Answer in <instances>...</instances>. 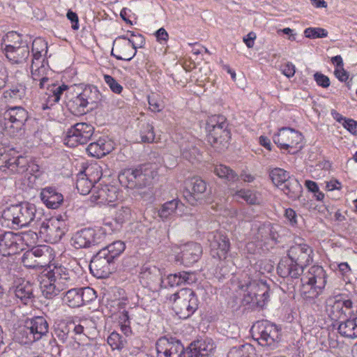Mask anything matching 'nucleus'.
<instances>
[{"instance_id":"obj_1","label":"nucleus","mask_w":357,"mask_h":357,"mask_svg":"<svg viewBox=\"0 0 357 357\" xmlns=\"http://www.w3.org/2000/svg\"><path fill=\"white\" fill-rule=\"evenodd\" d=\"M157 357H208L214 349L211 340H199L192 342L185 350L180 340L162 337L155 344Z\"/></svg>"},{"instance_id":"obj_2","label":"nucleus","mask_w":357,"mask_h":357,"mask_svg":"<svg viewBox=\"0 0 357 357\" xmlns=\"http://www.w3.org/2000/svg\"><path fill=\"white\" fill-rule=\"evenodd\" d=\"M155 165L144 164L136 169H127L119 175V181L122 186L134 190V195L149 199L153 192L151 185L158 176Z\"/></svg>"},{"instance_id":"obj_3","label":"nucleus","mask_w":357,"mask_h":357,"mask_svg":"<svg viewBox=\"0 0 357 357\" xmlns=\"http://www.w3.org/2000/svg\"><path fill=\"white\" fill-rule=\"evenodd\" d=\"M44 276L47 280H43L42 291L47 298L59 295L61 291L73 286L77 280L75 272L63 266H54Z\"/></svg>"},{"instance_id":"obj_4","label":"nucleus","mask_w":357,"mask_h":357,"mask_svg":"<svg viewBox=\"0 0 357 357\" xmlns=\"http://www.w3.org/2000/svg\"><path fill=\"white\" fill-rule=\"evenodd\" d=\"M238 287L245 292L243 303L245 305L263 307L268 301L270 288L264 281L252 280L245 273L241 275Z\"/></svg>"},{"instance_id":"obj_5","label":"nucleus","mask_w":357,"mask_h":357,"mask_svg":"<svg viewBox=\"0 0 357 357\" xmlns=\"http://www.w3.org/2000/svg\"><path fill=\"white\" fill-rule=\"evenodd\" d=\"M206 129L208 132L207 140L215 149L220 152L228 147L231 136L228 123L224 116L213 115L208 117Z\"/></svg>"},{"instance_id":"obj_6","label":"nucleus","mask_w":357,"mask_h":357,"mask_svg":"<svg viewBox=\"0 0 357 357\" xmlns=\"http://www.w3.org/2000/svg\"><path fill=\"white\" fill-rule=\"evenodd\" d=\"M40 213H37L34 204L29 202H23L20 204L12 205L2 213V217L10 221L17 227H26L40 219Z\"/></svg>"},{"instance_id":"obj_7","label":"nucleus","mask_w":357,"mask_h":357,"mask_svg":"<svg viewBox=\"0 0 357 357\" xmlns=\"http://www.w3.org/2000/svg\"><path fill=\"white\" fill-rule=\"evenodd\" d=\"M170 299L174 302L176 313L182 318H188L198 308L199 301L195 293L189 288L180 289Z\"/></svg>"},{"instance_id":"obj_8","label":"nucleus","mask_w":357,"mask_h":357,"mask_svg":"<svg viewBox=\"0 0 357 357\" xmlns=\"http://www.w3.org/2000/svg\"><path fill=\"white\" fill-rule=\"evenodd\" d=\"M254 327L257 328L258 337H256V340L259 345L267 351L274 350L278 347L280 335L275 325L267 321H261Z\"/></svg>"},{"instance_id":"obj_9","label":"nucleus","mask_w":357,"mask_h":357,"mask_svg":"<svg viewBox=\"0 0 357 357\" xmlns=\"http://www.w3.org/2000/svg\"><path fill=\"white\" fill-rule=\"evenodd\" d=\"M51 258L50 248L47 245H39L24 252L22 262L27 268H39L47 266Z\"/></svg>"},{"instance_id":"obj_10","label":"nucleus","mask_w":357,"mask_h":357,"mask_svg":"<svg viewBox=\"0 0 357 357\" xmlns=\"http://www.w3.org/2000/svg\"><path fill=\"white\" fill-rule=\"evenodd\" d=\"M105 233L92 228H84L77 231L71 238V245L75 249L89 248L105 241Z\"/></svg>"},{"instance_id":"obj_11","label":"nucleus","mask_w":357,"mask_h":357,"mask_svg":"<svg viewBox=\"0 0 357 357\" xmlns=\"http://www.w3.org/2000/svg\"><path fill=\"white\" fill-rule=\"evenodd\" d=\"M94 132V128L86 123H77L71 126L66 132L64 143L68 146L74 147L78 144H86Z\"/></svg>"},{"instance_id":"obj_12","label":"nucleus","mask_w":357,"mask_h":357,"mask_svg":"<svg viewBox=\"0 0 357 357\" xmlns=\"http://www.w3.org/2000/svg\"><path fill=\"white\" fill-rule=\"evenodd\" d=\"M66 231V223L59 218L45 219L40 225V234L43 236L47 241L52 243L60 241Z\"/></svg>"},{"instance_id":"obj_13","label":"nucleus","mask_w":357,"mask_h":357,"mask_svg":"<svg viewBox=\"0 0 357 357\" xmlns=\"http://www.w3.org/2000/svg\"><path fill=\"white\" fill-rule=\"evenodd\" d=\"M273 139L275 144L280 149L288 150L289 153H294L296 151L291 152L289 149L296 148V146L302 141V135L294 129L282 128L277 134L274 135Z\"/></svg>"},{"instance_id":"obj_14","label":"nucleus","mask_w":357,"mask_h":357,"mask_svg":"<svg viewBox=\"0 0 357 357\" xmlns=\"http://www.w3.org/2000/svg\"><path fill=\"white\" fill-rule=\"evenodd\" d=\"M89 268L97 278H107L115 269V261L99 250L91 259Z\"/></svg>"},{"instance_id":"obj_15","label":"nucleus","mask_w":357,"mask_h":357,"mask_svg":"<svg viewBox=\"0 0 357 357\" xmlns=\"http://www.w3.org/2000/svg\"><path fill=\"white\" fill-rule=\"evenodd\" d=\"M207 238L213 256L216 255L220 259H225L230 248L228 237L220 231H213L208 234Z\"/></svg>"},{"instance_id":"obj_16","label":"nucleus","mask_w":357,"mask_h":357,"mask_svg":"<svg viewBox=\"0 0 357 357\" xmlns=\"http://www.w3.org/2000/svg\"><path fill=\"white\" fill-rule=\"evenodd\" d=\"M206 189L207 185L204 180L199 177H193L188 183L185 197L189 204L195 206L203 200Z\"/></svg>"},{"instance_id":"obj_17","label":"nucleus","mask_w":357,"mask_h":357,"mask_svg":"<svg viewBox=\"0 0 357 357\" xmlns=\"http://www.w3.org/2000/svg\"><path fill=\"white\" fill-rule=\"evenodd\" d=\"M117 195L115 186L99 184L92 189L91 200L98 204H109L117 199Z\"/></svg>"},{"instance_id":"obj_18","label":"nucleus","mask_w":357,"mask_h":357,"mask_svg":"<svg viewBox=\"0 0 357 357\" xmlns=\"http://www.w3.org/2000/svg\"><path fill=\"white\" fill-rule=\"evenodd\" d=\"M312 249L306 243H296L291 246L287 252L289 259L304 267L312 261Z\"/></svg>"},{"instance_id":"obj_19","label":"nucleus","mask_w":357,"mask_h":357,"mask_svg":"<svg viewBox=\"0 0 357 357\" xmlns=\"http://www.w3.org/2000/svg\"><path fill=\"white\" fill-rule=\"evenodd\" d=\"M202 254V248L197 243L190 242L183 245L176 255V261L185 266L197 262Z\"/></svg>"},{"instance_id":"obj_20","label":"nucleus","mask_w":357,"mask_h":357,"mask_svg":"<svg viewBox=\"0 0 357 357\" xmlns=\"http://www.w3.org/2000/svg\"><path fill=\"white\" fill-rule=\"evenodd\" d=\"M257 231L254 236L257 241L264 245L273 246L278 241L279 234L275 227L269 222L255 225Z\"/></svg>"},{"instance_id":"obj_21","label":"nucleus","mask_w":357,"mask_h":357,"mask_svg":"<svg viewBox=\"0 0 357 357\" xmlns=\"http://www.w3.org/2000/svg\"><path fill=\"white\" fill-rule=\"evenodd\" d=\"M19 243V235L12 231L0 234V253L3 256L15 255L22 250Z\"/></svg>"},{"instance_id":"obj_22","label":"nucleus","mask_w":357,"mask_h":357,"mask_svg":"<svg viewBox=\"0 0 357 357\" xmlns=\"http://www.w3.org/2000/svg\"><path fill=\"white\" fill-rule=\"evenodd\" d=\"M137 50L123 36L117 38L113 44L112 56L119 60L130 61L136 54Z\"/></svg>"},{"instance_id":"obj_23","label":"nucleus","mask_w":357,"mask_h":357,"mask_svg":"<svg viewBox=\"0 0 357 357\" xmlns=\"http://www.w3.org/2000/svg\"><path fill=\"white\" fill-rule=\"evenodd\" d=\"M304 266L287 258L282 259L277 268L278 275L282 278H298L304 272Z\"/></svg>"},{"instance_id":"obj_24","label":"nucleus","mask_w":357,"mask_h":357,"mask_svg":"<svg viewBox=\"0 0 357 357\" xmlns=\"http://www.w3.org/2000/svg\"><path fill=\"white\" fill-rule=\"evenodd\" d=\"M301 282H312L319 288H324L326 284V272L322 266L314 265L303 274Z\"/></svg>"},{"instance_id":"obj_25","label":"nucleus","mask_w":357,"mask_h":357,"mask_svg":"<svg viewBox=\"0 0 357 357\" xmlns=\"http://www.w3.org/2000/svg\"><path fill=\"white\" fill-rule=\"evenodd\" d=\"M31 77L34 81L39 82L40 89H44L45 85L50 82L49 78L47 77L49 71L47 61H32L31 62Z\"/></svg>"},{"instance_id":"obj_26","label":"nucleus","mask_w":357,"mask_h":357,"mask_svg":"<svg viewBox=\"0 0 357 357\" xmlns=\"http://www.w3.org/2000/svg\"><path fill=\"white\" fill-rule=\"evenodd\" d=\"M68 89V86L66 84H48L45 97V102L42 104V109L45 110L54 105L59 101L63 93Z\"/></svg>"},{"instance_id":"obj_27","label":"nucleus","mask_w":357,"mask_h":357,"mask_svg":"<svg viewBox=\"0 0 357 357\" xmlns=\"http://www.w3.org/2000/svg\"><path fill=\"white\" fill-rule=\"evenodd\" d=\"M6 56L13 63H22L25 62L29 56L28 44H22L21 47L10 46L6 49Z\"/></svg>"},{"instance_id":"obj_28","label":"nucleus","mask_w":357,"mask_h":357,"mask_svg":"<svg viewBox=\"0 0 357 357\" xmlns=\"http://www.w3.org/2000/svg\"><path fill=\"white\" fill-rule=\"evenodd\" d=\"M40 198L48 208L54 209L59 207L63 199V195L51 187L45 188L42 190Z\"/></svg>"},{"instance_id":"obj_29","label":"nucleus","mask_w":357,"mask_h":357,"mask_svg":"<svg viewBox=\"0 0 357 357\" xmlns=\"http://www.w3.org/2000/svg\"><path fill=\"white\" fill-rule=\"evenodd\" d=\"M73 331L77 335H84L88 340L93 339L97 335L96 324L91 319H80L75 324Z\"/></svg>"},{"instance_id":"obj_30","label":"nucleus","mask_w":357,"mask_h":357,"mask_svg":"<svg viewBox=\"0 0 357 357\" xmlns=\"http://www.w3.org/2000/svg\"><path fill=\"white\" fill-rule=\"evenodd\" d=\"M112 150V146L110 142H107L105 139L100 138L95 142L91 143L87 149V152L92 156L98 158H102L108 154Z\"/></svg>"},{"instance_id":"obj_31","label":"nucleus","mask_w":357,"mask_h":357,"mask_svg":"<svg viewBox=\"0 0 357 357\" xmlns=\"http://www.w3.org/2000/svg\"><path fill=\"white\" fill-rule=\"evenodd\" d=\"M28 326L33 331L36 341L40 340L48 333L49 325L43 317H36L27 320Z\"/></svg>"},{"instance_id":"obj_32","label":"nucleus","mask_w":357,"mask_h":357,"mask_svg":"<svg viewBox=\"0 0 357 357\" xmlns=\"http://www.w3.org/2000/svg\"><path fill=\"white\" fill-rule=\"evenodd\" d=\"M27 112L21 106L9 107L3 114V119L24 126L27 120Z\"/></svg>"},{"instance_id":"obj_33","label":"nucleus","mask_w":357,"mask_h":357,"mask_svg":"<svg viewBox=\"0 0 357 357\" xmlns=\"http://www.w3.org/2000/svg\"><path fill=\"white\" fill-rule=\"evenodd\" d=\"M26 96V87L22 84L12 86L3 93L5 101L9 103H17L22 100Z\"/></svg>"},{"instance_id":"obj_34","label":"nucleus","mask_w":357,"mask_h":357,"mask_svg":"<svg viewBox=\"0 0 357 357\" xmlns=\"http://www.w3.org/2000/svg\"><path fill=\"white\" fill-rule=\"evenodd\" d=\"M15 339L21 344H29L36 341L33 331L28 326L27 321L22 326H20L15 333Z\"/></svg>"},{"instance_id":"obj_35","label":"nucleus","mask_w":357,"mask_h":357,"mask_svg":"<svg viewBox=\"0 0 357 357\" xmlns=\"http://www.w3.org/2000/svg\"><path fill=\"white\" fill-rule=\"evenodd\" d=\"M33 285L29 282L23 281L15 287L14 292L17 298L23 303L27 304L33 298Z\"/></svg>"},{"instance_id":"obj_36","label":"nucleus","mask_w":357,"mask_h":357,"mask_svg":"<svg viewBox=\"0 0 357 357\" xmlns=\"http://www.w3.org/2000/svg\"><path fill=\"white\" fill-rule=\"evenodd\" d=\"M338 331L342 336L352 339L357 337V317L342 322L338 326Z\"/></svg>"},{"instance_id":"obj_37","label":"nucleus","mask_w":357,"mask_h":357,"mask_svg":"<svg viewBox=\"0 0 357 357\" xmlns=\"http://www.w3.org/2000/svg\"><path fill=\"white\" fill-rule=\"evenodd\" d=\"M47 53V43L41 38H36L32 43V61H45Z\"/></svg>"},{"instance_id":"obj_38","label":"nucleus","mask_w":357,"mask_h":357,"mask_svg":"<svg viewBox=\"0 0 357 357\" xmlns=\"http://www.w3.org/2000/svg\"><path fill=\"white\" fill-rule=\"evenodd\" d=\"M182 205L178 199H172L163 204L158 210V216L163 220L172 217L177 213L179 206Z\"/></svg>"},{"instance_id":"obj_39","label":"nucleus","mask_w":357,"mask_h":357,"mask_svg":"<svg viewBox=\"0 0 357 357\" xmlns=\"http://www.w3.org/2000/svg\"><path fill=\"white\" fill-rule=\"evenodd\" d=\"M79 95L87 105H94L100 100L99 91L92 85L86 86Z\"/></svg>"},{"instance_id":"obj_40","label":"nucleus","mask_w":357,"mask_h":357,"mask_svg":"<svg viewBox=\"0 0 357 357\" xmlns=\"http://www.w3.org/2000/svg\"><path fill=\"white\" fill-rule=\"evenodd\" d=\"M79 288H72L63 294L62 300L63 303L70 307H78L82 306Z\"/></svg>"},{"instance_id":"obj_41","label":"nucleus","mask_w":357,"mask_h":357,"mask_svg":"<svg viewBox=\"0 0 357 357\" xmlns=\"http://www.w3.org/2000/svg\"><path fill=\"white\" fill-rule=\"evenodd\" d=\"M139 278L148 284L150 282H153L160 279V270L155 266L144 264L141 268Z\"/></svg>"},{"instance_id":"obj_42","label":"nucleus","mask_w":357,"mask_h":357,"mask_svg":"<svg viewBox=\"0 0 357 357\" xmlns=\"http://www.w3.org/2000/svg\"><path fill=\"white\" fill-rule=\"evenodd\" d=\"M282 191L291 199L299 198L302 192V186L295 178L288 180L281 188Z\"/></svg>"},{"instance_id":"obj_43","label":"nucleus","mask_w":357,"mask_h":357,"mask_svg":"<svg viewBox=\"0 0 357 357\" xmlns=\"http://www.w3.org/2000/svg\"><path fill=\"white\" fill-rule=\"evenodd\" d=\"M73 347L77 357H94L95 351L97 349L96 344L92 343L91 340L82 344L75 342Z\"/></svg>"},{"instance_id":"obj_44","label":"nucleus","mask_w":357,"mask_h":357,"mask_svg":"<svg viewBox=\"0 0 357 357\" xmlns=\"http://www.w3.org/2000/svg\"><path fill=\"white\" fill-rule=\"evenodd\" d=\"M181 152L183 158L193 162L194 160H199L201 156L199 149L191 142H185L181 146Z\"/></svg>"},{"instance_id":"obj_45","label":"nucleus","mask_w":357,"mask_h":357,"mask_svg":"<svg viewBox=\"0 0 357 357\" xmlns=\"http://www.w3.org/2000/svg\"><path fill=\"white\" fill-rule=\"evenodd\" d=\"M5 156L4 167L10 169L13 172H22L26 169L27 160L25 158L20 155L17 158H6Z\"/></svg>"},{"instance_id":"obj_46","label":"nucleus","mask_w":357,"mask_h":357,"mask_svg":"<svg viewBox=\"0 0 357 357\" xmlns=\"http://www.w3.org/2000/svg\"><path fill=\"white\" fill-rule=\"evenodd\" d=\"M212 171L218 177L226 179L228 181L234 182L239 178V176L234 170L223 165H215Z\"/></svg>"},{"instance_id":"obj_47","label":"nucleus","mask_w":357,"mask_h":357,"mask_svg":"<svg viewBox=\"0 0 357 357\" xmlns=\"http://www.w3.org/2000/svg\"><path fill=\"white\" fill-rule=\"evenodd\" d=\"M125 248L123 242L117 241L103 248L100 251L115 261L116 259L124 251Z\"/></svg>"},{"instance_id":"obj_48","label":"nucleus","mask_w":357,"mask_h":357,"mask_svg":"<svg viewBox=\"0 0 357 357\" xmlns=\"http://www.w3.org/2000/svg\"><path fill=\"white\" fill-rule=\"evenodd\" d=\"M301 294L305 300L314 299L318 297L324 288H319L312 282H301Z\"/></svg>"},{"instance_id":"obj_49","label":"nucleus","mask_w":357,"mask_h":357,"mask_svg":"<svg viewBox=\"0 0 357 357\" xmlns=\"http://www.w3.org/2000/svg\"><path fill=\"white\" fill-rule=\"evenodd\" d=\"M94 187H96V185H93V182L86 177V175L84 172H81L78 174L76 181V188L81 195H84L89 192L91 193L92 189Z\"/></svg>"},{"instance_id":"obj_50","label":"nucleus","mask_w":357,"mask_h":357,"mask_svg":"<svg viewBox=\"0 0 357 357\" xmlns=\"http://www.w3.org/2000/svg\"><path fill=\"white\" fill-rule=\"evenodd\" d=\"M86 103L78 94L76 97L69 100L68 107L70 112L75 115H82L85 114L88 109Z\"/></svg>"},{"instance_id":"obj_51","label":"nucleus","mask_w":357,"mask_h":357,"mask_svg":"<svg viewBox=\"0 0 357 357\" xmlns=\"http://www.w3.org/2000/svg\"><path fill=\"white\" fill-rule=\"evenodd\" d=\"M269 176L273 183L278 187L282 186L288 180L291 178L289 173L281 168H275L269 173Z\"/></svg>"},{"instance_id":"obj_52","label":"nucleus","mask_w":357,"mask_h":357,"mask_svg":"<svg viewBox=\"0 0 357 357\" xmlns=\"http://www.w3.org/2000/svg\"><path fill=\"white\" fill-rule=\"evenodd\" d=\"M255 349L250 344L241 345L238 347H233L228 353V357H253Z\"/></svg>"},{"instance_id":"obj_53","label":"nucleus","mask_w":357,"mask_h":357,"mask_svg":"<svg viewBox=\"0 0 357 357\" xmlns=\"http://www.w3.org/2000/svg\"><path fill=\"white\" fill-rule=\"evenodd\" d=\"M3 41L6 43V49H9L10 46L21 47L22 44H28L26 41H23L22 36L17 32L11 31L6 35L3 38Z\"/></svg>"},{"instance_id":"obj_54","label":"nucleus","mask_w":357,"mask_h":357,"mask_svg":"<svg viewBox=\"0 0 357 357\" xmlns=\"http://www.w3.org/2000/svg\"><path fill=\"white\" fill-rule=\"evenodd\" d=\"M0 124L4 132L10 136L16 135L23 126L22 124L4 119L0 121Z\"/></svg>"},{"instance_id":"obj_55","label":"nucleus","mask_w":357,"mask_h":357,"mask_svg":"<svg viewBox=\"0 0 357 357\" xmlns=\"http://www.w3.org/2000/svg\"><path fill=\"white\" fill-rule=\"evenodd\" d=\"M107 343L113 350H121L125 347L126 340L118 333L112 332L107 337Z\"/></svg>"},{"instance_id":"obj_56","label":"nucleus","mask_w":357,"mask_h":357,"mask_svg":"<svg viewBox=\"0 0 357 357\" xmlns=\"http://www.w3.org/2000/svg\"><path fill=\"white\" fill-rule=\"evenodd\" d=\"M123 36L132 45L133 49L135 50H137V48L143 47L145 45V39L144 36L139 33L128 31L126 35Z\"/></svg>"},{"instance_id":"obj_57","label":"nucleus","mask_w":357,"mask_h":357,"mask_svg":"<svg viewBox=\"0 0 357 357\" xmlns=\"http://www.w3.org/2000/svg\"><path fill=\"white\" fill-rule=\"evenodd\" d=\"M17 235H19V243L20 248H23L24 245L31 246L32 244H34L38 239L37 234L32 231L23 233H17Z\"/></svg>"},{"instance_id":"obj_58","label":"nucleus","mask_w":357,"mask_h":357,"mask_svg":"<svg viewBox=\"0 0 357 357\" xmlns=\"http://www.w3.org/2000/svg\"><path fill=\"white\" fill-rule=\"evenodd\" d=\"M141 139L143 142L151 143L155 139V132L153 126L151 124L146 123L143 125L141 130Z\"/></svg>"},{"instance_id":"obj_59","label":"nucleus","mask_w":357,"mask_h":357,"mask_svg":"<svg viewBox=\"0 0 357 357\" xmlns=\"http://www.w3.org/2000/svg\"><path fill=\"white\" fill-rule=\"evenodd\" d=\"M304 34L308 38H322L328 36V31L320 27H309L305 29Z\"/></svg>"},{"instance_id":"obj_60","label":"nucleus","mask_w":357,"mask_h":357,"mask_svg":"<svg viewBox=\"0 0 357 357\" xmlns=\"http://www.w3.org/2000/svg\"><path fill=\"white\" fill-rule=\"evenodd\" d=\"M79 289H81L80 296L82 305H86L96 298V293L93 289L89 287Z\"/></svg>"},{"instance_id":"obj_61","label":"nucleus","mask_w":357,"mask_h":357,"mask_svg":"<svg viewBox=\"0 0 357 357\" xmlns=\"http://www.w3.org/2000/svg\"><path fill=\"white\" fill-rule=\"evenodd\" d=\"M236 195L250 204H256L259 202L256 193L249 190H241L236 192Z\"/></svg>"},{"instance_id":"obj_62","label":"nucleus","mask_w":357,"mask_h":357,"mask_svg":"<svg viewBox=\"0 0 357 357\" xmlns=\"http://www.w3.org/2000/svg\"><path fill=\"white\" fill-rule=\"evenodd\" d=\"M158 96V95L153 93L148 97L150 109L153 112H160L164 108L162 102Z\"/></svg>"},{"instance_id":"obj_63","label":"nucleus","mask_w":357,"mask_h":357,"mask_svg":"<svg viewBox=\"0 0 357 357\" xmlns=\"http://www.w3.org/2000/svg\"><path fill=\"white\" fill-rule=\"evenodd\" d=\"M104 79L114 93L118 94L121 93L123 87L114 77L108 75H105Z\"/></svg>"},{"instance_id":"obj_64","label":"nucleus","mask_w":357,"mask_h":357,"mask_svg":"<svg viewBox=\"0 0 357 357\" xmlns=\"http://www.w3.org/2000/svg\"><path fill=\"white\" fill-rule=\"evenodd\" d=\"M130 208L127 206H122L116 213L115 220L116 222L121 224L128 220L130 215Z\"/></svg>"}]
</instances>
